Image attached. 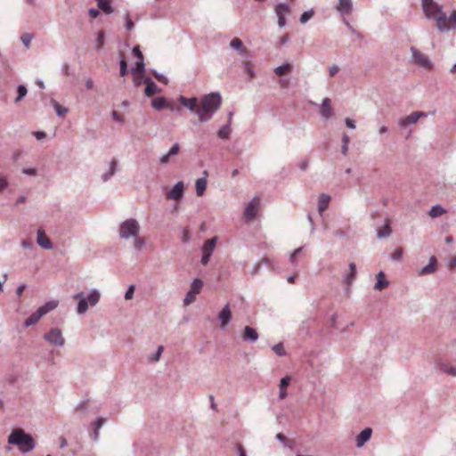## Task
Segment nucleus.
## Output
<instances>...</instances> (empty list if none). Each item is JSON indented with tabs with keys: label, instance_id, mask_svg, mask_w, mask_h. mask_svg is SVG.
<instances>
[{
	"label": "nucleus",
	"instance_id": "f257e3e1",
	"mask_svg": "<svg viewBox=\"0 0 456 456\" xmlns=\"http://www.w3.org/2000/svg\"><path fill=\"white\" fill-rule=\"evenodd\" d=\"M222 104V97L218 92L204 95L200 101V107L196 111L200 122L210 120Z\"/></svg>",
	"mask_w": 456,
	"mask_h": 456
},
{
	"label": "nucleus",
	"instance_id": "f03ea898",
	"mask_svg": "<svg viewBox=\"0 0 456 456\" xmlns=\"http://www.w3.org/2000/svg\"><path fill=\"white\" fill-rule=\"evenodd\" d=\"M8 444L17 446L22 453H28L36 447L33 436L26 433L22 428H14L8 436Z\"/></svg>",
	"mask_w": 456,
	"mask_h": 456
},
{
	"label": "nucleus",
	"instance_id": "7ed1b4c3",
	"mask_svg": "<svg viewBox=\"0 0 456 456\" xmlns=\"http://www.w3.org/2000/svg\"><path fill=\"white\" fill-rule=\"evenodd\" d=\"M75 300H77V314H84L86 313L88 306H95L101 298V293L97 289H92L87 296L85 297L83 292H78L73 296Z\"/></svg>",
	"mask_w": 456,
	"mask_h": 456
},
{
	"label": "nucleus",
	"instance_id": "20e7f679",
	"mask_svg": "<svg viewBox=\"0 0 456 456\" xmlns=\"http://www.w3.org/2000/svg\"><path fill=\"white\" fill-rule=\"evenodd\" d=\"M58 305V301L53 300L45 303L40 306L36 312H34L24 322V327H29L36 324L44 315L47 313L55 309Z\"/></svg>",
	"mask_w": 456,
	"mask_h": 456
},
{
	"label": "nucleus",
	"instance_id": "39448f33",
	"mask_svg": "<svg viewBox=\"0 0 456 456\" xmlns=\"http://www.w3.org/2000/svg\"><path fill=\"white\" fill-rule=\"evenodd\" d=\"M140 232L138 222L130 218L124 221L119 227V236L121 239L128 240L131 237H136Z\"/></svg>",
	"mask_w": 456,
	"mask_h": 456
},
{
	"label": "nucleus",
	"instance_id": "423d86ee",
	"mask_svg": "<svg viewBox=\"0 0 456 456\" xmlns=\"http://www.w3.org/2000/svg\"><path fill=\"white\" fill-rule=\"evenodd\" d=\"M44 339L55 347H61L65 344V338L59 328H52L44 335Z\"/></svg>",
	"mask_w": 456,
	"mask_h": 456
},
{
	"label": "nucleus",
	"instance_id": "0eeeda50",
	"mask_svg": "<svg viewBox=\"0 0 456 456\" xmlns=\"http://www.w3.org/2000/svg\"><path fill=\"white\" fill-rule=\"evenodd\" d=\"M217 240L218 237L215 236L209 240H207L204 242L203 246L200 248L202 253V256L200 259L201 265H206L209 262V259L216 248Z\"/></svg>",
	"mask_w": 456,
	"mask_h": 456
},
{
	"label": "nucleus",
	"instance_id": "6e6552de",
	"mask_svg": "<svg viewBox=\"0 0 456 456\" xmlns=\"http://www.w3.org/2000/svg\"><path fill=\"white\" fill-rule=\"evenodd\" d=\"M422 10L425 17L428 20H433L438 12L443 10V6L436 3L434 0H421Z\"/></svg>",
	"mask_w": 456,
	"mask_h": 456
},
{
	"label": "nucleus",
	"instance_id": "1a4fd4ad",
	"mask_svg": "<svg viewBox=\"0 0 456 456\" xmlns=\"http://www.w3.org/2000/svg\"><path fill=\"white\" fill-rule=\"evenodd\" d=\"M411 52L412 55V60L417 65L426 69H431L433 68L432 61L426 54L420 53L413 46L411 47Z\"/></svg>",
	"mask_w": 456,
	"mask_h": 456
},
{
	"label": "nucleus",
	"instance_id": "9d476101",
	"mask_svg": "<svg viewBox=\"0 0 456 456\" xmlns=\"http://www.w3.org/2000/svg\"><path fill=\"white\" fill-rule=\"evenodd\" d=\"M426 117H428L427 112L414 111V112L411 113L410 115H408L407 117H405L403 118H400L398 120V126L400 128L403 129L410 125H413V124L417 123L420 118H426Z\"/></svg>",
	"mask_w": 456,
	"mask_h": 456
},
{
	"label": "nucleus",
	"instance_id": "9b49d317",
	"mask_svg": "<svg viewBox=\"0 0 456 456\" xmlns=\"http://www.w3.org/2000/svg\"><path fill=\"white\" fill-rule=\"evenodd\" d=\"M310 104L313 106H319L320 114L323 119L328 120L333 116V110L331 108V101L330 98H324L321 105H317L314 102H310Z\"/></svg>",
	"mask_w": 456,
	"mask_h": 456
},
{
	"label": "nucleus",
	"instance_id": "f8f14e48",
	"mask_svg": "<svg viewBox=\"0 0 456 456\" xmlns=\"http://www.w3.org/2000/svg\"><path fill=\"white\" fill-rule=\"evenodd\" d=\"M260 200L257 196H255L250 202H248L244 210V217L247 221H252L256 216V209L259 206Z\"/></svg>",
	"mask_w": 456,
	"mask_h": 456
},
{
	"label": "nucleus",
	"instance_id": "ddd939ff",
	"mask_svg": "<svg viewBox=\"0 0 456 456\" xmlns=\"http://www.w3.org/2000/svg\"><path fill=\"white\" fill-rule=\"evenodd\" d=\"M178 102H180L181 105L187 108L191 112H193L195 114L198 109H200L198 104V98L196 97L187 98L185 96L181 95L178 98Z\"/></svg>",
	"mask_w": 456,
	"mask_h": 456
},
{
	"label": "nucleus",
	"instance_id": "4468645a",
	"mask_svg": "<svg viewBox=\"0 0 456 456\" xmlns=\"http://www.w3.org/2000/svg\"><path fill=\"white\" fill-rule=\"evenodd\" d=\"M184 184L183 182L176 183L167 192V198L173 200H178L183 196Z\"/></svg>",
	"mask_w": 456,
	"mask_h": 456
},
{
	"label": "nucleus",
	"instance_id": "2eb2a0df",
	"mask_svg": "<svg viewBox=\"0 0 456 456\" xmlns=\"http://www.w3.org/2000/svg\"><path fill=\"white\" fill-rule=\"evenodd\" d=\"M37 242L44 249H52L53 243L51 240L45 235L44 229L39 228L37 230Z\"/></svg>",
	"mask_w": 456,
	"mask_h": 456
},
{
	"label": "nucleus",
	"instance_id": "dca6fc26",
	"mask_svg": "<svg viewBox=\"0 0 456 456\" xmlns=\"http://www.w3.org/2000/svg\"><path fill=\"white\" fill-rule=\"evenodd\" d=\"M433 20L436 21V27L440 32L448 30V17L443 10H441Z\"/></svg>",
	"mask_w": 456,
	"mask_h": 456
},
{
	"label": "nucleus",
	"instance_id": "f3484780",
	"mask_svg": "<svg viewBox=\"0 0 456 456\" xmlns=\"http://www.w3.org/2000/svg\"><path fill=\"white\" fill-rule=\"evenodd\" d=\"M232 319V312L229 304L225 305L221 312L218 314V321L220 322L221 327L224 328L228 325Z\"/></svg>",
	"mask_w": 456,
	"mask_h": 456
},
{
	"label": "nucleus",
	"instance_id": "a211bd4d",
	"mask_svg": "<svg viewBox=\"0 0 456 456\" xmlns=\"http://www.w3.org/2000/svg\"><path fill=\"white\" fill-rule=\"evenodd\" d=\"M371 435L372 429L370 428H364L355 438L356 447L362 448L370 439Z\"/></svg>",
	"mask_w": 456,
	"mask_h": 456
},
{
	"label": "nucleus",
	"instance_id": "6ab92c4d",
	"mask_svg": "<svg viewBox=\"0 0 456 456\" xmlns=\"http://www.w3.org/2000/svg\"><path fill=\"white\" fill-rule=\"evenodd\" d=\"M242 338L244 341L254 343L258 339L256 330L249 326H245L243 330Z\"/></svg>",
	"mask_w": 456,
	"mask_h": 456
},
{
	"label": "nucleus",
	"instance_id": "aec40b11",
	"mask_svg": "<svg viewBox=\"0 0 456 456\" xmlns=\"http://www.w3.org/2000/svg\"><path fill=\"white\" fill-rule=\"evenodd\" d=\"M144 83L146 85L144 94L147 97H151L154 94L159 93L160 90L158 86L151 80V77H144Z\"/></svg>",
	"mask_w": 456,
	"mask_h": 456
},
{
	"label": "nucleus",
	"instance_id": "412c9836",
	"mask_svg": "<svg viewBox=\"0 0 456 456\" xmlns=\"http://www.w3.org/2000/svg\"><path fill=\"white\" fill-rule=\"evenodd\" d=\"M436 264L437 261L436 256H432L429 258V263L418 272L419 275H426L435 273L436 270Z\"/></svg>",
	"mask_w": 456,
	"mask_h": 456
},
{
	"label": "nucleus",
	"instance_id": "4be33fe9",
	"mask_svg": "<svg viewBox=\"0 0 456 456\" xmlns=\"http://www.w3.org/2000/svg\"><path fill=\"white\" fill-rule=\"evenodd\" d=\"M337 10L342 14H350L353 10L352 0H338Z\"/></svg>",
	"mask_w": 456,
	"mask_h": 456
},
{
	"label": "nucleus",
	"instance_id": "5701e85b",
	"mask_svg": "<svg viewBox=\"0 0 456 456\" xmlns=\"http://www.w3.org/2000/svg\"><path fill=\"white\" fill-rule=\"evenodd\" d=\"M376 278H377V281L374 285V289L376 290L381 291L388 286V281L386 279V275L383 271L379 272Z\"/></svg>",
	"mask_w": 456,
	"mask_h": 456
},
{
	"label": "nucleus",
	"instance_id": "b1692460",
	"mask_svg": "<svg viewBox=\"0 0 456 456\" xmlns=\"http://www.w3.org/2000/svg\"><path fill=\"white\" fill-rule=\"evenodd\" d=\"M348 267H349V271L344 276V282L346 285H351L356 277V265L354 263L351 262V263H349Z\"/></svg>",
	"mask_w": 456,
	"mask_h": 456
},
{
	"label": "nucleus",
	"instance_id": "393cba45",
	"mask_svg": "<svg viewBox=\"0 0 456 456\" xmlns=\"http://www.w3.org/2000/svg\"><path fill=\"white\" fill-rule=\"evenodd\" d=\"M330 201V196L325 193H322L319 196L318 200V211L322 215L323 211H325Z\"/></svg>",
	"mask_w": 456,
	"mask_h": 456
},
{
	"label": "nucleus",
	"instance_id": "a878e982",
	"mask_svg": "<svg viewBox=\"0 0 456 456\" xmlns=\"http://www.w3.org/2000/svg\"><path fill=\"white\" fill-rule=\"evenodd\" d=\"M438 369L440 371L451 377L456 378V366L450 365L446 362H441L438 364Z\"/></svg>",
	"mask_w": 456,
	"mask_h": 456
},
{
	"label": "nucleus",
	"instance_id": "bb28decb",
	"mask_svg": "<svg viewBox=\"0 0 456 456\" xmlns=\"http://www.w3.org/2000/svg\"><path fill=\"white\" fill-rule=\"evenodd\" d=\"M117 167H118L117 160L116 159H111V161L110 162V168H109V170L107 172L102 174V180L103 182H107L108 180H110V177L116 173Z\"/></svg>",
	"mask_w": 456,
	"mask_h": 456
},
{
	"label": "nucleus",
	"instance_id": "cd10ccee",
	"mask_svg": "<svg viewBox=\"0 0 456 456\" xmlns=\"http://www.w3.org/2000/svg\"><path fill=\"white\" fill-rule=\"evenodd\" d=\"M151 105L156 110H161L168 106L167 99L163 96L154 98L151 102Z\"/></svg>",
	"mask_w": 456,
	"mask_h": 456
},
{
	"label": "nucleus",
	"instance_id": "c85d7f7f",
	"mask_svg": "<svg viewBox=\"0 0 456 456\" xmlns=\"http://www.w3.org/2000/svg\"><path fill=\"white\" fill-rule=\"evenodd\" d=\"M231 48L236 50L239 54L242 55L247 52V49L243 46L242 41L240 38H233L230 42Z\"/></svg>",
	"mask_w": 456,
	"mask_h": 456
},
{
	"label": "nucleus",
	"instance_id": "c756f323",
	"mask_svg": "<svg viewBox=\"0 0 456 456\" xmlns=\"http://www.w3.org/2000/svg\"><path fill=\"white\" fill-rule=\"evenodd\" d=\"M99 9H101L104 13L110 14L113 12L114 9L110 4V0H96Z\"/></svg>",
	"mask_w": 456,
	"mask_h": 456
},
{
	"label": "nucleus",
	"instance_id": "7c9ffc66",
	"mask_svg": "<svg viewBox=\"0 0 456 456\" xmlns=\"http://www.w3.org/2000/svg\"><path fill=\"white\" fill-rule=\"evenodd\" d=\"M105 422V419L103 418H98L97 420L94 422V428L93 429L92 437L94 441H98L100 436V428L103 426Z\"/></svg>",
	"mask_w": 456,
	"mask_h": 456
},
{
	"label": "nucleus",
	"instance_id": "2f4dec72",
	"mask_svg": "<svg viewBox=\"0 0 456 456\" xmlns=\"http://www.w3.org/2000/svg\"><path fill=\"white\" fill-rule=\"evenodd\" d=\"M195 188L197 195L201 196L207 188V179L205 177L197 179L195 183Z\"/></svg>",
	"mask_w": 456,
	"mask_h": 456
},
{
	"label": "nucleus",
	"instance_id": "473e14b6",
	"mask_svg": "<svg viewBox=\"0 0 456 456\" xmlns=\"http://www.w3.org/2000/svg\"><path fill=\"white\" fill-rule=\"evenodd\" d=\"M145 71L144 60L137 61L132 68V73L134 76H142Z\"/></svg>",
	"mask_w": 456,
	"mask_h": 456
},
{
	"label": "nucleus",
	"instance_id": "72a5a7b5",
	"mask_svg": "<svg viewBox=\"0 0 456 456\" xmlns=\"http://www.w3.org/2000/svg\"><path fill=\"white\" fill-rule=\"evenodd\" d=\"M289 12H290V7L286 3H279L275 6V13H276V15L285 16L286 14H289Z\"/></svg>",
	"mask_w": 456,
	"mask_h": 456
},
{
	"label": "nucleus",
	"instance_id": "f704fd0d",
	"mask_svg": "<svg viewBox=\"0 0 456 456\" xmlns=\"http://www.w3.org/2000/svg\"><path fill=\"white\" fill-rule=\"evenodd\" d=\"M445 209L440 205H435L429 210V216L431 217H438L445 213Z\"/></svg>",
	"mask_w": 456,
	"mask_h": 456
},
{
	"label": "nucleus",
	"instance_id": "c9c22d12",
	"mask_svg": "<svg viewBox=\"0 0 456 456\" xmlns=\"http://www.w3.org/2000/svg\"><path fill=\"white\" fill-rule=\"evenodd\" d=\"M391 232H392V229L390 227L389 224L387 223L381 229H379L378 231L377 236L379 239H383V238L388 237L391 234Z\"/></svg>",
	"mask_w": 456,
	"mask_h": 456
},
{
	"label": "nucleus",
	"instance_id": "e433bc0d",
	"mask_svg": "<svg viewBox=\"0 0 456 456\" xmlns=\"http://www.w3.org/2000/svg\"><path fill=\"white\" fill-rule=\"evenodd\" d=\"M203 287V281L200 279H194L192 282L191 283V291H192L194 294L200 293Z\"/></svg>",
	"mask_w": 456,
	"mask_h": 456
},
{
	"label": "nucleus",
	"instance_id": "4c0bfd02",
	"mask_svg": "<svg viewBox=\"0 0 456 456\" xmlns=\"http://www.w3.org/2000/svg\"><path fill=\"white\" fill-rule=\"evenodd\" d=\"M276 439L280 442H281L284 446L292 448L295 444V442L293 440H289L283 434L279 433L276 435Z\"/></svg>",
	"mask_w": 456,
	"mask_h": 456
},
{
	"label": "nucleus",
	"instance_id": "58836bf2",
	"mask_svg": "<svg viewBox=\"0 0 456 456\" xmlns=\"http://www.w3.org/2000/svg\"><path fill=\"white\" fill-rule=\"evenodd\" d=\"M230 134H231V127H230L229 124L223 126L217 133L218 136L221 139H228L230 136Z\"/></svg>",
	"mask_w": 456,
	"mask_h": 456
},
{
	"label": "nucleus",
	"instance_id": "ea45409f",
	"mask_svg": "<svg viewBox=\"0 0 456 456\" xmlns=\"http://www.w3.org/2000/svg\"><path fill=\"white\" fill-rule=\"evenodd\" d=\"M292 66L289 63H283L277 68H275L274 72L277 76H282L287 71H289L291 69Z\"/></svg>",
	"mask_w": 456,
	"mask_h": 456
},
{
	"label": "nucleus",
	"instance_id": "a19ab883",
	"mask_svg": "<svg viewBox=\"0 0 456 456\" xmlns=\"http://www.w3.org/2000/svg\"><path fill=\"white\" fill-rule=\"evenodd\" d=\"M51 102L59 117H64V115L68 112V109L61 106L55 100H52Z\"/></svg>",
	"mask_w": 456,
	"mask_h": 456
},
{
	"label": "nucleus",
	"instance_id": "79ce46f5",
	"mask_svg": "<svg viewBox=\"0 0 456 456\" xmlns=\"http://www.w3.org/2000/svg\"><path fill=\"white\" fill-rule=\"evenodd\" d=\"M18 96L15 98L14 102H19L21 101L27 94L28 90L24 85H19L17 87Z\"/></svg>",
	"mask_w": 456,
	"mask_h": 456
},
{
	"label": "nucleus",
	"instance_id": "37998d69",
	"mask_svg": "<svg viewBox=\"0 0 456 456\" xmlns=\"http://www.w3.org/2000/svg\"><path fill=\"white\" fill-rule=\"evenodd\" d=\"M104 45V32L100 31L97 35L96 40H95V49L96 51H101Z\"/></svg>",
	"mask_w": 456,
	"mask_h": 456
},
{
	"label": "nucleus",
	"instance_id": "c03bdc74",
	"mask_svg": "<svg viewBox=\"0 0 456 456\" xmlns=\"http://www.w3.org/2000/svg\"><path fill=\"white\" fill-rule=\"evenodd\" d=\"M349 141H350L349 136L344 133L342 135L341 153L345 156H346L347 152H348Z\"/></svg>",
	"mask_w": 456,
	"mask_h": 456
},
{
	"label": "nucleus",
	"instance_id": "a18cd8bd",
	"mask_svg": "<svg viewBox=\"0 0 456 456\" xmlns=\"http://www.w3.org/2000/svg\"><path fill=\"white\" fill-rule=\"evenodd\" d=\"M272 349L279 356H285L287 354L282 343L273 346Z\"/></svg>",
	"mask_w": 456,
	"mask_h": 456
},
{
	"label": "nucleus",
	"instance_id": "49530a36",
	"mask_svg": "<svg viewBox=\"0 0 456 456\" xmlns=\"http://www.w3.org/2000/svg\"><path fill=\"white\" fill-rule=\"evenodd\" d=\"M242 67L244 71L248 75L249 78H253L255 77V71L249 62L242 61Z\"/></svg>",
	"mask_w": 456,
	"mask_h": 456
},
{
	"label": "nucleus",
	"instance_id": "de8ad7c7",
	"mask_svg": "<svg viewBox=\"0 0 456 456\" xmlns=\"http://www.w3.org/2000/svg\"><path fill=\"white\" fill-rule=\"evenodd\" d=\"M127 63L124 56H121V59L119 61V73L122 77L126 76L127 74Z\"/></svg>",
	"mask_w": 456,
	"mask_h": 456
},
{
	"label": "nucleus",
	"instance_id": "09e8293b",
	"mask_svg": "<svg viewBox=\"0 0 456 456\" xmlns=\"http://www.w3.org/2000/svg\"><path fill=\"white\" fill-rule=\"evenodd\" d=\"M314 12L313 9L304 12L299 18L300 22L301 23L307 22L314 16Z\"/></svg>",
	"mask_w": 456,
	"mask_h": 456
},
{
	"label": "nucleus",
	"instance_id": "8fccbe9b",
	"mask_svg": "<svg viewBox=\"0 0 456 456\" xmlns=\"http://www.w3.org/2000/svg\"><path fill=\"white\" fill-rule=\"evenodd\" d=\"M448 30L456 28V11H453L448 18Z\"/></svg>",
	"mask_w": 456,
	"mask_h": 456
},
{
	"label": "nucleus",
	"instance_id": "3c124183",
	"mask_svg": "<svg viewBox=\"0 0 456 456\" xmlns=\"http://www.w3.org/2000/svg\"><path fill=\"white\" fill-rule=\"evenodd\" d=\"M134 248L135 249H141L144 247L145 245V240L142 237H139L138 235L136 237H134Z\"/></svg>",
	"mask_w": 456,
	"mask_h": 456
},
{
	"label": "nucleus",
	"instance_id": "603ef678",
	"mask_svg": "<svg viewBox=\"0 0 456 456\" xmlns=\"http://www.w3.org/2000/svg\"><path fill=\"white\" fill-rule=\"evenodd\" d=\"M403 249L398 248L395 250L394 253L390 255V258L394 261H401L403 257Z\"/></svg>",
	"mask_w": 456,
	"mask_h": 456
},
{
	"label": "nucleus",
	"instance_id": "864d4df0",
	"mask_svg": "<svg viewBox=\"0 0 456 456\" xmlns=\"http://www.w3.org/2000/svg\"><path fill=\"white\" fill-rule=\"evenodd\" d=\"M33 37H34V35L30 34V33L24 34L21 37V41L25 47H27V48L29 47L30 42L33 39Z\"/></svg>",
	"mask_w": 456,
	"mask_h": 456
},
{
	"label": "nucleus",
	"instance_id": "5fc2aeb1",
	"mask_svg": "<svg viewBox=\"0 0 456 456\" xmlns=\"http://www.w3.org/2000/svg\"><path fill=\"white\" fill-rule=\"evenodd\" d=\"M164 351L163 346H159L157 348V351L152 354L151 357V362H158Z\"/></svg>",
	"mask_w": 456,
	"mask_h": 456
},
{
	"label": "nucleus",
	"instance_id": "6e6d98bb",
	"mask_svg": "<svg viewBox=\"0 0 456 456\" xmlns=\"http://www.w3.org/2000/svg\"><path fill=\"white\" fill-rule=\"evenodd\" d=\"M151 73L159 82L163 83L165 85L168 83V79L164 75L157 72L156 70H152Z\"/></svg>",
	"mask_w": 456,
	"mask_h": 456
},
{
	"label": "nucleus",
	"instance_id": "4d7b16f0",
	"mask_svg": "<svg viewBox=\"0 0 456 456\" xmlns=\"http://www.w3.org/2000/svg\"><path fill=\"white\" fill-rule=\"evenodd\" d=\"M195 295L192 291H188L184 299H183V303L184 305H188L190 304H191L194 300H195Z\"/></svg>",
	"mask_w": 456,
	"mask_h": 456
},
{
	"label": "nucleus",
	"instance_id": "13d9d810",
	"mask_svg": "<svg viewBox=\"0 0 456 456\" xmlns=\"http://www.w3.org/2000/svg\"><path fill=\"white\" fill-rule=\"evenodd\" d=\"M132 52L135 55V57L137 58V61L144 60L143 54H142V53L140 50V47L138 45L134 46L133 49H132Z\"/></svg>",
	"mask_w": 456,
	"mask_h": 456
},
{
	"label": "nucleus",
	"instance_id": "bf43d9fd",
	"mask_svg": "<svg viewBox=\"0 0 456 456\" xmlns=\"http://www.w3.org/2000/svg\"><path fill=\"white\" fill-rule=\"evenodd\" d=\"M179 150H180V145L179 143L175 142L173 144V146L169 149V151H167L168 155L170 156H175V155H177L178 152H179Z\"/></svg>",
	"mask_w": 456,
	"mask_h": 456
},
{
	"label": "nucleus",
	"instance_id": "052dcab7",
	"mask_svg": "<svg viewBox=\"0 0 456 456\" xmlns=\"http://www.w3.org/2000/svg\"><path fill=\"white\" fill-rule=\"evenodd\" d=\"M134 292V285H130L125 293V299L129 300L133 298Z\"/></svg>",
	"mask_w": 456,
	"mask_h": 456
},
{
	"label": "nucleus",
	"instance_id": "680f3d73",
	"mask_svg": "<svg viewBox=\"0 0 456 456\" xmlns=\"http://www.w3.org/2000/svg\"><path fill=\"white\" fill-rule=\"evenodd\" d=\"M290 380L291 379L289 376H285L282 378L280 381V388H286L289 385Z\"/></svg>",
	"mask_w": 456,
	"mask_h": 456
},
{
	"label": "nucleus",
	"instance_id": "e2e57ef3",
	"mask_svg": "<svg viewBox=\"0 0 456 456\" xmlns=\"http://www.w3.org/2000/svg\"><path fill=\"white\" fill-rule=\"evenodd\" d=\"M191 240L190 232L188 229H183L182 233V241L183 243H188Z\"/></svg>",
	"mask_w": 456,
	"mask_h": 456
},
{
	"label": "nucleus",
	"instance_id": "0e129e2a",
	"mask_svg": "<svg viewBox=\"0 0 456 456\" xmlns=\"http://www.w3.org/2000/svg\"><path fill=\"white\" fill-rule=\"evenodd\" d=\"M111 117L118 123H123L124 122V119L121 117V115L118 111H116V110H112Z\"/></svg>",
	"mask_w": 456,
	"mask_h": 456
},
{
	"label": "nucleus",
	"instance_id": "69168bd1",
	"mask_svg": "<svg viewBox=\"0 0 456 456\" xmlns=\"http://www.w3.org/2000/svg\"><path fill=\"white\" fill-rule=\"evenodd\" d=\"M86 401H81L77 403V405L76 406V411H86Z\"/></svg>",
	"mask_w": 456,
	"mask_h": 456
},
{
	"label": "nucleus",
	"instance_id": "338daca9",
	"mask_svg": "<svg viewBox=\"0 0 456 456\" xmlns=\"http://www.w3.org/2000/svg\"><path fill=\"white\" fill-rule=\"evenodd\" d=\"M21 247L24 248V249H31L33 248V243L29 240H24L21 241Z\"/></svg>",
	"mask_w": 456,
	"mask_h": 456
},
{
	"label": "nucleus",
	"instance_id": "774afa93",
	"mask_svg": "<svg viewBox=\"0 0 456 456\" xmlns=\"http://www.w3.org/2000/svg\"><path fill=\"white\" fill-rule=\"evenodd\" d=\"M237 452H238V456H247L246 454V450L244 449V447L241 445V444H237Z\"/></svg>",
	"mask_w": 456,
	"mask_h": 456
}]
</instances>
